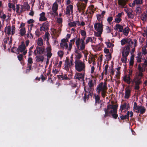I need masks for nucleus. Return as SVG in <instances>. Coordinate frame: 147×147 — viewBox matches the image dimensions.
Wrapping results in <instances>:
<instances>
[{"label":"nucleus","instance_id":"nucleus-24","mask_svg":"<svg viewBox=\"0 0 147 147\" xmlns=\"http://www.w3.org/2000/svg\"><path fill=\"white\" fill-rule=\"evenodd\" d=\"M125 93L124 97L125 98L128 99L129 98L130 96L131 90L128 88H126L125 89Z\"/></svg>","mask_w":147,"mask_h":147},{"label":"nucleus","instance_id":"nucleus-39","mask_svg":"<svg viewBox=\"0 0 147 147\" xmlns=\"http://www.w3.org/2000/svg\"><path fill=\"white\" fill-rule=\"evenodd\" d=\"M60 46L63 49H68V46L67 43H60Z\"/></svg>","mask_w":147,"mask_h":147},{"label":"nucleus","instance_id":"nucleus-56","mask_svg":"<svg viewBox=\"0 0 147 147\" xmlns=\"http://www.w3.org/2000/svg\"><path fill=\"white\" fill-rule=\"evenodd\" d=\"M63 51H59L58 53V55L61 58L63 57Z\"/></svg>","mask_w":147,"mask_h":147},{"label":"nucleus","instance_id":"nucleus-14","mask_svg":"<svg viewBox=\"0 0 147 147\" xmlns=\"http://www.w3.org/2000/svg\"><path fill=\"white\" fill-rule=\"evenodd\" d=\"M127 44L128 45L126 46L128 47L129 48H132L133 47H136L137 46V40L134 39V41H133L131 39L129 38Z\"/></svg>","mask_w":147,"mask_h":147},{"label":"nucleus","instance_id":"nucleus-11","mask_svg":"<svg viewBox=\"0 0 147 147\" xmlns=\"http://www.w3.org/2000/svg\"><path fill=\"white\" fill-rule=\"evenodd\" d=\"M16 28L14 25L11 26V28L10 26H9L5 27V32L8 35L11 34L13 35L15 33Z\"/></svg>","mask_w":147,"mask_h":147},{"label":"nucleus","instance_id":"nucleus-33","mask_svg":"<svg viewBox=\"0 0 147 147\" xmlns=\"http://www.w3.org/2000/svg\"><path fill=\"white\" fill-rule=\"evenodd\" d=\"M50 36V34L49 33L47 32H46L45 34L44 37L43 38L44 40H46L48 44H49V36Z\"/></svg>","mask_w":147,"mask_h":147},{"label":"nucleus","instance_id":"nucleus-2","mask_svg":"<svg viewBox=\"0 0 147 147\" xmlns=\"http://www.w3.org/2000/svg\"><path fill=\"white\" fill-rule=\"evenodd\" d=\"M107 89L106 82H101L97 86L96 91L98 94H100L101 93L102 96L103 98H104L106 96Z\"/></svg>","mask_w":147,"mask_h":147},{"label":"nucleus","instance_id":"nucleus-6","mask_svg":"<svg viewBox=\"0 0 147 147\" xmlns=\"http://www.w3.org/2000/svg\"><path fill=\"white\" fill-rule=\"evenodd\" d=\"M88 84V86H86L84 87L85 91L88 93H92L94 90V85L93 80L89 79Z\"/></svg>","mask_w":147,"mask_h":147},{"label":"nucleus","instance_id":"nucleus-19","mask_svg":"<svg viewBox=\"0 0 147 147\" xmlns=\"http://www.w3.org/2000/svg\"><path fill=\"white\" fill-rule=\"evenodd\" d=\"M49 23L47 22H45L42 24V26L40 27V31L41 32L43 31H46L49 29Z\"/></svg>","mask_w":147,"mask_h":147},{"label":"nucleus","instance_id":"nucleus-5","mask_svg":"<svg viewBox=\"0 0 147 147\" xmlns=\"http://www.w3.org/2000/svg\"><path fill=\"white\" fill-rule=\"evenodd\" d=\"M103 25L102 23H95L94 25L95 30L97 32L96 33V35L98 37L100 36L103 31Z\"/></svg>","mask_w":147,"mask_h":147},{"label":"nucleus","instance_id":"nucleus-36","mask_svg":"<svg viewBox=\"0 0 147 147\" xmlns=\"http://www.w3.org/2000/svg\"><path fill=\"white\" fill-rule=\"evenodd\" d=\"M129 38H124L121 40V44L122 45H124L126 43H127Z\"/></svg>","mask_w":147,"mask_h":147},{"label":"nucleus","instance_id":"nucleus-41","mask_svg":"<svg viewBox=\"0 0 147 147\" xmlns=\"http://www.w3.org/2000/svg\"><path fill=\"white\" fill-rule=\"evenodd\" d=\"M19 6V5H16V11L17 13L19 14V15H20V13H22V12H21V9L20 10V7Z\"/></svg>","mask_w":147,"mask_h":147},{"label":"nucleus","instance_id":"nucleus-52","mask_svg":"<svg viewBox=\"0 0 147 147\" xmlns=\"http://www.w3.org/2000/svg\"><path fill=\"white\" fill-rule=\"evenodd\" d=\"M23 53L22 54H20L18 57V60L20 61H22L23 59Z\"/></svg>","mask_w":147,"mask_h":147},{"label":"nucleus","instance_id":"nucleus-37","mask_svg":"<svg viewBox=\"0 0 147 147\" xmlns=\"http://www.w3.org/2000/svg\"><path fill=\"white\" fill-rule=\"evenodd\" d=\"M26 33L25 28L24 27L22 28L20 30V34L22 36H24Z\"/></svg>","mask_w":147,"mask_h":147},{"label":"nucleus","instance_id":"nucleus-43","mask_svg":"<svg viewBox=\"0 0 147 147\" xmlns=\"http://www.w3.org/2000/svg\"><path fill=\"white\" fill-rule=\"evenodd\" d=\"M8 7L10 8H12L14 11L15 10V6L14 4L12 5V3H9L8 4Z\"/></svg>","mask_w":147,"mask_h":147},{"label":"nucleus","instance_id":"nucleus-44","mask_svg":"<svg viewBox=\"0 0 147 147\" xmlns=\"http://www.w3.org/2000/svg\"><path fill=\"white\" fill-rule=\"evenodd\" d=\"M142 50L143 53L145 55L147 53V47L146 46H144L142 48Z\"/></svg>","mask_w":147,"mask_h":147},{"label":"nucleus","instance_id":"nucleus-8","mask_svg":"<svg viewBox=\"0 0 147 147\" xmlns=\"http://www.w3.org/2000/svg\"><path fill=\"white\" fill-rule=\"evenodd\" d=\"M134 109L136 110V113H140L141 114H143L146 111V109L144 107L141 106H138L137 103L136 102L134 103Z\"/></svg>","mask_w":147,"mask_h":147},{"label":"nucleus","instance_id":"nucleus-53","mask_svg":"<svg viewBox=\"0 0 147 147\" xmlns=\"http://www.w3.org/2000/svg\"><path fill=\"white\" fill-rule=\"evenodd\" d=\"M136 11L137 13L139 14L141 12V8L139 7H137L136 9Z\"/></svg>","mask_w":147,"mask_h":147},{"label":"nucleus","instance_id":"nucleus-23","mask_svg":"<svg viewBox=\"0 0 147 147\" xmlns=\"http://www.w3.org/2000/svg\"><path fill=\"white\" fill-rule=\"evenodd\" d=\"M73 6L72 5H70L68 6L66 9V11L65 12V14L66 15H69L70 12H73Z\"/></svg>","mask_w":147,"mask_h":147},{"label":"nucleus","instance_id":"nucleus-10","mask_svg":"<svg viewBox=\"0 0 147 147\" xmlns=\"http://www.w3.org/2000/svg\"><path fill=\"white\" fill-rule=\"evenodd\" d=\"M94 96L95 100V105L96 108H97L98 110L101 109L102 104L101 103V101L100 100V96L95 94Z\"/></svg>","mask_w":147,"mask_h":147},{"label":"nucleus","instance_id":"nucleus-63","mask_svg":"<svg viewBox=\"0 0 147 147\" xmlns=\"http://www.w3.org/2000/svg\"><path fill=\"white\" fill-rule=\"evenodd\" d=\"M35 34L38 37L40 35V33L38 30H37L35 31Z\"/></svg>","mask_w":147,"mask_h":147},{"label":"nucleus","instance_id":"nucleus-48","mask_svg":"<svg viewBox=\"0 0 147 147\" xmlns=\"http://www.w3.org/2000/svg\"><path fill=\"white\" fill-rule=\"evenodd\" d=\"M52 50L51 46L49 43L48 44V46L46 48L47 52H51Z\"/></svg>","mask_w":147,"mask_h":147},{"label":"nucleus","instance_id":"nucleus-40","mask_svg":"<svg viewBox=\"0 0 147 147\" xmlns=\"http://www.w3.org/2000/svg\"><path fill=\"white\" fill-rule=\"evenodd\" d=\"M7 16L5 14H4L3 11V12L0 13V18L3 20V21L5 20Z\"/></svg>","mask_w":147,"mask_h":147},{"label":"nucleus","instance_id":"nucleus-22","mask_svg":"<svg viewBox=\"0 0 147 147\" xmlns=\"http://www.w3.org/2000/svg\"><path fill=\"white\" fill-rule=\"evenodd\" d=\"M127 1V0H118V3L121 8H123L125 7Z\"/></svg>","mask_w":147,"mask_h":147},{"label":"nucleus","instance_id":"nucleus-64","mask_svg":"<svg viewBox=\"0 0 147 147\" xmlns=\"http://www.w3.org/2000/svg\"><path fill=\"white\" fill-rule=\"evenodd\" d=\"M141 64L145 68H146L147 66V59L146 58L144 62V63H143Z\"/></svg>","mask_w":147,"mask_h":147},{"label":"nucleus","instance_id":"nucleus-38","mask_svg":"<svg viewBox=\"0 0 147 147\" xmlns=\"http://www.w3.org/2000/svg\"><path fill=\"white\" fill-rule=\"evenodd\" d=\"M97 20L99 22V23H102V18H103L100 14H98L96 15Z\"/></svg>","mask_w":147,"mask_h":147},{"label":"nucleus","instance_id":"nucleus-58","mask_svg":"<svg viewBox=\"0 0 147 147\" xmlns=\"http://www.w3.org/2000/svg\"><path fill=\"white\" fill-rule=\"evenodd\" d=\"M28 64H32L33 63L32 59L31 57H29L28 60Z\"/></svg>","mask_w":147,"mask_h":147},{"label":"nucleus","instance_id":"nucleus-1","mask_svg":"<svg viewBox=\"0 0 147 147\" xmlns=\"http://www.w3.org/2000/svg\"><path fill=\"white\" fill-rule=\"evenodd\" d=\"M118 105L115 104L114 101H112L111 104L107 106V108L104 109L105 112L104 117L105 118L108 116L109 114H111L113 117L116 119L118 117L117 114V109Z\"/></svg>","mask_w":147,"mask_h":147},{"label":"nucleus","instance_id":"nucleus-59","mask_svg":"<svg viewBox=\"0 0 147 147\" xmlns=\"http://www.w3.org/2000/svg\"><path fill=\"white\" fill-rule=\"evenodd\" d=\"M113 18L112 16L109 17L107 19V21L109 23H111V21L113 20Z\"/></svg>","mask_w":147,"mask_h":147},{"label":"nucleus","instance_id":"nucleus-57","mask_svg":"<svg viewBox=\"0 0 147 147\" xmlns=\"http://www.w3.org/2000/svg\"><path fill=\"white\" fill-rule=\"evenodd\" d=\"M80 33L82 36H84L83 37H86L85 36L86 35V32L84 30H81L80 31Z\"/></svg>","mask_w":147,"mask_h":147},{"label":"nucleus","instance_id":"nucleus-45","mask_svg":"<svg viewBox=\"0 0 147 147\" xmlns=\"http://www.w3.org/2000/svg\"><path fill=\"white\" fill-rule=\"evenodd\" d=\"M129 111H128L127 113V114L124 116L122 115L120 116V118L121 120H123L124 119L128 118L129 117L128 116V115L129 114Z\"/></svg>","mask_w":147,"mask_h":147},{"label":"nucleus","instance_id":"nucleus-27","mask_svg":"<svg viewBox=\"0 0 147 147\" xmlns=\"http://www.w3.org/2000/svg\"><path fill=\"white\" fill-rule=\"evenodd\" d=\"M58 76L59 79L61 80H69L70 79L67 76V75L66 74L59 75Z\"/></svg>","mask_w":147,"mask_h":147},{"label":"nucleus","instance_id":"nucleus-15","mask_svg":"<svg viewBox=\"0 0 147 147\" xmlns=\"http://www.w3.org/2000/svg\"><path fill=\"white\" fill-rule=\"evenodd\" d=\"M45 51V49L44 47H37L36 49L34 51V53L35 55L38 54H43Z\"/></svg>","mask_w":147,"mask_h":147},{"label":"nucleus","instance_id":"nucleus-20","mask_svg":"<svg viewBox=\"0 0 147 147\" xmlns=\"http://www.w3.org/2000/svg\"><path fill=\"white\" fill-rule=\"evenodd\" d=\"M21 12H23L27 10L28 11L30 8V6L27 3H25L23 5H21Z\"/></svg>","mask_w":147,"mask_h":147},{"label":"nucleus","instance_id":"nucleus-42","mask_svg":"<svg viewBox=\"0 0 147 147\" xmlns=\"http://www.w3.org/2000/svg\"><path fill=\"white\" fill-rule=\"evenodd\" d=\"M89 42H90L92 43L94 42L93 41V39L90 37H88L86 40V44H87Z\"/></svg>","mask_w":147,"mask_h":147},{"label":"nucleus","instance_id":"nucleus-31","mask_svg":"<svg viewBox=\"0 0 147 147\" xmlns=\"http://www.w3.org/2000/svg\"><path fill=\"white\" fill-rule=\"evenodd\" d=\"M36 61L38 62H42L44 59V57L43 56H38L36 57Z\"/></svg>","mask_w":147,"mask_h":147},{"label":"nucleus","instance_id":"nucleus-51","mask_svg":"<svg viewBox=\"0 0 147 147\" xmlns=\"http://www.w3.org/2000/svg\"><path fill=\"white\" fill-rule=\"evenodd\" d=\"M121 58V60L123 63H125L127 59V56H122Z\"/></svg>","mask_w":147,"mask_h":147},{"label":"nucleus","instance_id":"nucleus-25","mask_svg":"<svg viewBox=\"0 0 147 147\" xmlns=\"http://www.w3.org/2000/svg\"><path fill=\"white\" fill-rule=\"evenodd\" d=\"M40 17L39 19V20L40 21H45L47 20V18H46L45 16V14L44 12H42L40 14Z\"/></svg>","mask_w":147,"mask_h":147},{"label":"nucleus","instance_id":"nucleus-26","mask_svg":"<svg viewBox=\"0 0 147 147\" xmlns=\"http://www.w3.org/2000/svg\"><path fill=\"white\" fill-rule=\"evenodd\" d=\"M123 26L119 24H117L116 25L114 29L117 30H119V32H122L123 31Z\"/></svg>","mask_w":147,"mask_h":147},{"label":"nucleus","instance_id":"nucleus-62","mask_svg":"<svg viewBox=\"0 0 147 147\" xmlns=\"http://www.w3.org/2000/svg\"><path fill=\"white\" fill-rule=\"evenodd\" d=\"M57 23L61 24L62 23V19L61 18H57Z\"/></svg>","mask_w":147,"mask_h":147},{"label":"nucleus","instance_id":"nucleus-60","mask_svg":"<svg viewBox=\"0 0 147 147\" xmlns=\"http://www.w3.org/2000/svg\"><path fill=\"white\" fill-rule=\"evenodd\" d=\"M107 45L108 48H110L111 47L114 46V45L112 44L110 42H108L107 43Z\"/></svg>","mask_w":147,"mask_h":147},{"label":"nucleus","instance_id":"nucleus-21","mask_svg":"<svg viewBox=\"0 0 147 147\" xmlns=\"http://www.w3.org/2000/svg\"><path fill=\"white\" fill-rule=\"evenodd\" d=\"M143 3L142 0H134L133 3H129V5L131 7H133L136 5H140Z\"/></svg>","mask_w":147,"mask_h":147},{"label":"nucleus","instance_id":"nucleus-54","mask_svg":"<svg viewBox=\"0 0 147 147\" xmlns=\"http://www.w3.org/2000/svg\"><path fill=\"white\" fill-rule=\"evenodd\" d=\"M95 60V58L94 57H92L89 58L88 62L90 64L91 63L94 61Z\"/></svg>","mask_w":147,"mask_h":147},{"label":"nucleus","instance_id":"nucleus-34","mask_svg":"<svg viewBox=\"0 0 147 147\" xmlns=\"http://www.w3.org/2000/svg\"><path fill=\"white\" fill-rule=\"evenodd\" d=\"M37 45L39 46H42L43 45V39L42 38H39L37 40Z\"/></svg>","mask_w":147,"mask_h":147},{"label":"nucleus","instance_id":"nucleus-46","mask_svg":"<svg viewBox=\"0 0 147 147\" xmlns=\"http://www.w3.org/2000/svg\"><path fill=\"white\" fill-rule=\"evenodd\" d=\"M134 56L132 55L130 57V65H132L134 64Z\"/></svg>","mask_w":147,"mask_h":147},{"label":"nucleus","instance_id":"nucleus-32","mask_svg":"<svg viewBox=\"0 0 147 147\" xmlns=\"http://www.w3.org/2000/svg\"><path fill=\"white\" fill-rule=\"evenodd\" d=\"M129 31V29L128 27H126L123 28V31L122 32L123 33V34L125 36L128 35Z\"/></svg>","mask_w":147,"mask_h":147},{"label":"nucleus","instance_id":"nucleus-49","mask_svg":"<svg viewBox=\"0 0 147 147\" xmlns=\"http://www.w3.org/2000/svg\"><path fill=\"white\" fill-rule=\"evenodd\" d=\"M126 13L127 14V15L129 18H134V16L131 12L126 11Z\"/></svg>","mask_w":147,"mask_h":147},{"label":"nucleus","instance_id":"nucleus-16","mask_svg":"<svg viewBox=\"0 0 147 147\" xmlns=\"http://www.w3.org/2000/svg\"><path fill=\"white\" fill-rule=\"evenodd\" d=\"M80 50H76L75 51L74 55L75 56V61H81L80 59L82 57V53L80 51Z\"/></svg>","mask_w":147,"mask_h":147},{"label":"nucleus","instance_id":"nucleus-47","mask_svg":"<svg viewBox=\"0 0 147 147\" xmlns=\"http://www.w3.org/2000/svg\"><path fill=\"white\" fill-rule=\"evenodd\" d=\"M138 78L137 80H136L135 81V85H139L141 83V81L140 80L141 79L139 78V77L138 76Z\"/></svg>","mask_w":147,"mask_h":147},{"label":"nucleus","instance_id":"nucleus-61","mask_svg":"<svg viewBox=\"0 0 147 147\" xmlns=\"http://www.w3.org/2000/svg\"><path fill=\"white\" fill-rule=\"evenodd\" d=\"M121 21V18L116 17V18L115 19V22L117 23H119Z\"/></svg>","mask_w":147,"mask_h":147},{"label":"nucleus","instance_id":"nucleus-29","mask_svg":"<svg viewBox=\"0 0 147 147\" xmlns=\"http://www.w3.org/2000/svg\"><path fill=\"white\" fill-rule=\"evenodd\" d=\"M123 80L126 82H127L128 84H129L130 83V76L128 75V76H125L123 77Z\"/></svg>","mask_w":147,"mask_h":147},{"label":"nucleus","instance_id":"nucleus-7","mask_svg":"<svg viewBox=\"0 0 147 147\" xmlns=\"http://www.w3.org/2000/svg\"><path fill=\"white\" fill-rule=\"evenodd\" d=\"M88 1V0H81L78 3L77 6L79 11H82L83 13L84 12Z\"/></svg>","mask_w":147,"mask_h":147},{"label":"nucleus","instance_id":"nucleus-50","mask_svg":"<svg viewBox=\"0 0 147 147\" xmlns=\"http://www.w3.org/2000/svg\"><path fill=\"white\" fill-rule=\"evenodd\" d=\"M147 16L145 13L143 14L141 16V19L142 20H145L147 18Z\"/></svg>","mask_w":147,"mask_h":147},{"label":"nucleus","instance_id":"nucleus-3","mask_svg":"<svg viewBox=\"0 0 147 147\" xmlns=\"http://www.w3.org/2000/svg\"><path fill=\"white\" fill-rule=\"evenodd\" d=\"M76 70L78 72L85 71L86 65L84 62L82 61H74Z\"/></svg>","mask_w":147,"mask_h":147},{"label":"nucleus","instance_id":"nucleus-30","mask_svg":"<svg viewBox=\"0 0 147 147\" xmlns=\"http://www.w3.org/2000/svg\"><path fill=\"white\" fill-rule=\"evenodd\" d=\"M129 108V104H128L127 105V104L126 103H125L124 104L122 105H121L120 110L122 111L124 109H125L126 108L127 109H128Z\"/></svg>","mask_w":147,"mask_h":147},{"label":"nucleus","instance_id":"nucleus-18","mask_svg":"<svg viewBox=\"0 0 147 147\" xmlns=\"http://www.w3.org/2000/svg\"><path fill=\"white\" fill-rule=\"evenodd\" d=\"M84 73H77L76 74L74 78L79 80H84Z\"/></svg>","mask_w":147,"mask_h":147},{"label":"nucleus","instance_id":"nucleus-55","mask_svg":"<svg viewBox=\"0 0 147 147\" xmlns=\"http://www.w3.org/2000/svg\"><path fill=\"white\" fill-rule=\"evenodd\" d=\"M68 25L70 27H74L76 26V22H75L69 23L68 24Z\"/></svg>","mask_w":147,"mask_h":147},{"label":"nucleus","instance_id":"nucleus-12","mask_svg":"<svg viewBox=\"0 0 147 147\" xmlns=\"http://www.w3.org/2000/svg\"><path fill=\"white\" fill-rule=\"evenodd\" d=\"M26 47L25 43L24 42H22L21 45L18 47L17 49L18 51V54L19 53V52H23V54L24 55L27 53V50H26Z\"/></svg>","mask_w":147,"mask_h":147},{"label":"nucleus","instance_id":"nucleus-4","mask_svg":"<svg viewBox=\"0 0 147 147\" xmlns=\"http://www.w3.org/2000/svg\"><path fill=\"white\" fill-rule=\"evenodd\" d=\"M85 38V37H84L80 39V38H78L76 39V44L77 47V50L82 51L85 49V46L84 40Z\"/></svg>","mask_w":147,"mask_h":147},{"label":"nucleus","instance_id":"nucleus-9","mask_svg":"<svg viewBox=\"0 0 147 147\" xmlns=\"http://www.w3.org/2000/svg\"><path fill=\"white\" fill-rule=\"evenodd\" d=\"M142 65L140 64L138 66V72L137 73V76L139 78L141 79L143 76V72L145 71L146 68Z\"/></svg>","mask_w":147,"mask_h":147},{"label":"nucleus","instance_id":"nucleus-28","mask_svg":"<svg viewBox=\"0 0 147 147\" xmlns=\"http://www.w3.org/2000/svg\"><path fill=\"white\" fill-rule=\"evenodd\" d=\"M58 5L56 2H55L53 5L52 10L55 13H56L58 9Z\"/></svg>","mask_w":147,"mask_h":147},{"label":"nucleus","instance_id":"nucleus-13","mask_svg":"<svg viewBox=\"0 0 147 147\" xmlns=\"http://www.w3.org/2000/svg\"><path fill=\"white\" fill-rule=\"evenodd\" d=\"M73 58L72 57H71V60L70 61L68 58H66L65 62V68L66 70H68L69 68L74 65Z\"/></svg>","mask_w":147,"mask_h":147},{"label":"nucleus","instance_id":"nucleus-17","mask_svg":"<svg viewBox=\"0 0 147 147\" xmlns=\"http://www.w3.org/2000/svg\"><path fill=\"white\" fill-rule=\"evenodd\" d=\"M130 51V48L128 47H124L122 52V56H127L129 53Z\"/></svg>","mask_w":147,"mask_h":147},{"label":"nucleus","instance_id":"nucleus-35","mask_svg":"<svg viewBox=\"0 0 147 147\" xmlns=\"http://www.w3.org/2000/svg\"><path fill=\"white\" fill-rule=\"evenodd\" d=\"M92 93H88L86 92H85L84 95V100L85 102L86 101V99H88V96L89 95H91Z\"/></svg>","mask_w":147,"mask_h":147}]
</instances>
